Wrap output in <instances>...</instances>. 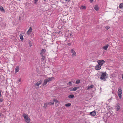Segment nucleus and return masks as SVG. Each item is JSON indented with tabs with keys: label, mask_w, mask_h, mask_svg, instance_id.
I'll return each instance as SVG.
<instances>
[{
	"label": "nucleus",
	"mask_w": 123,
	"mask_h": 123,
	"mask_svg": "<svg viewBox=\"0 0 123 123\" xmlns=\"http://www.w3.org/2000/svg\"><path fill=\"white\" fill-rule=\"evenodd\" d=\"M32 29L31 27H30L29 29L27 32V34H29L32 32Z\"/></svg>",
	"instance_id": "6e6552de"
},
{
	"label": "nucleus",
	"mask_w": 123,
	"mask_h": 123,
	"mask_svg": "<svg viewBox=\"0 0 123 123\" xmlns=\"http://www.w3.org/2000/svg\"><path fill=\"white\" fill-rule=\"evenodd\" d=\"M29 45L30 47H31V42H29Z\"/></svg>",
	"instance_id": "473e14b6"
},
{
	"label": "nucleus",
	"mask_w": 123,
	"mask_h": 123,
	"mask_svg": "<svg viewBox=\"0 0 123 123\" xmlns=\"http://www.w3.org/2000/svg\"><path fill=\"white\" fill-rule=\"evenodd\" d=\"M41 55L42 56V57L43 56H44L43 55V53H40Z\"/></svg>",
	"instance_id": "c9c22d12"
},
{
	"label": "nucleus",
	"mask_w": 123,
	"mask_h": 123,
	"mask_svg": "<svg viewBox=\"0 0 123 123\" xmlns=\"http://www.w3.org/2000/svg\"><path fill=\"white\" fill-rule=\"evenodd\" d=\"M105 62L104 60H98L97 61L98 64L101 66L103 65V64L105 63Z\"/></svg>",
	"instance_id": "20e7f679"
},
{
	"label": "nucleus",
	"mask_w": 123,
	"mask_h": 123,
	"mask_svg": "<svg viewBox=\"0 0 123 123\" xmlns=\"http://www.w3.org/2000/svg\"><path fill=\"white\" fill-rule=\"evenodd\" d=\"M65 0L69 2V0Z\"/></svg>",
	"instance_id": "ea45409f"
},
{
	"label": "nucleus",
	"mask_w": 123,
	"mask_h": 123,
	"mask_svg": "<svg viewBox=\"0 0 123 123\" xmlns=\"http://www.w3.org/2000/svg\"><path fill=\"white\" fill-rule=\"evenodd\" d=\"M74 97V95L73 94H71L68 96L69 98H73Z\"/></svg>",
	"instance_id": "2eb2a0df"
},
{
	"label": "nucleus",
	"mask_w": 123,
	"mask_h": 123,
	"mask_svg": "<svg viewBox=\"0 0 123 123\" xmlns=\"http://www.w3.org/2000/svg\"><path fill=\"white\" fill-rule=\"evenodd\" d=\"M44 1H47V0H44Z\"/></svg>",
	"instance_id": "c03bdc74"
},
{
	"label": "nucleus",
	"mask_w": 123,
	"mask_h": 123,
	"mask_svg": "<svg viewBox=\"0 0 123 123\" xmlns=\"http://www.w3.org/2000/svg\"><path fill=\"white\" fill-rule=\"evenodd\" d=\"M23 116L24 117L25 119L26 118H28V115L25 113H23Z\"/></svg>",
	"instance_id": "4468645a"
},
{
	"label": "nucleus",
	"mask_w": 123,
	"mask_h": 123,
	"mask_svg": "<svg viewBox=\"0 0 123 123\" xmlns=\"http://www.w3.org/2000/svg\"><path fill=\"white\" fill-rule=\"evenodd\" d=\"M90 115L92 116H94L96 115V113L95 111H93L90 112Z\"/></svg>",
	"instance_id": "1a4fd4ad"
},
{
	"label": "nucleus",
	"mask_w": 123,
	"mask_h": 123,
	"mask_svg": "<svg viewBox=\"0 0 123 123\" xmlns=\"http://www.w3.org/2000/svg\"><path fill=\"white\" fill-rule=\"evenodd\" d=\"M80 82V80H77L76 82V84H78Z\"/></svg>",
	"instance_id": "4be33fe9"
},
{
	"label": "nucleus",
	"mask_w": 123,
	"mask_h": 123,
	"mask_svg": "<svg viewBox=\"0 0 123 123\" xmlns=\"http://www.w3.org/2000/svg\"><path fill=\"white\" fill-rule=\"evenodd\" d=\"M122 77L123 79V74H122Z\"/></svg>",
	"instance_id": "37998d69"
},
{
	"label": "nucleus",
	"mask_w": 123,
	"mask_h": 123,
	"mask_svg": "<svg viewBox=\"0 0 123 123\" xmlns=\"http://www.w3.org/2000/svg\"><path fill=\"white\" fill-rule=\"evenodd\" d=\"M1 116V113H0V116Z\"/></svg>",
	"instance_id": "a18cd8bd"
},
{
	"label": "nucleus",
	"mask_w": 123,
	"mask_h": 123,
	"mask_svg": "<svg viewBox=\"0 0 123 123\" xmlns=\"http://www.w3.org/2000/svg\"><path fill=\"white\" fill-rule=\"evenodd\" d=\"M39 83L37 82L36 83L35 85L36 86H39Z\"/></svg>",
	"instance_id": "7c9ffc66"
},
{
	"label": "nucleus",
	"mask_w": 123,
	"mask_h": 123,
	"mask_svg": "<svg viewBox=\"0 0 123 123\" xmlns=\"http://www.w3.org/2000/svg\"><path fill=\"white\" fill-rule=\"evenodd\" d=\"M45 56H43L42 57L41 59H42L43 61L45 59Z\"/></svg>",
	"instance_id": "bb28decb"
},
{
	"label": "nucleus",
	"mask_w": 123,
	"mask_h": 123,
	"mask_svg": "<svg viewBox=\"0 0 123 123\" xmlns=\"http://www.w3.org/2000/svg\"><path fill=\"white\" fill-rule=\"evenodd\" d=\"M86 8V7L85 6H81V7L80 9H85Z\"/></svg>",
	"instance_id": "5701e85b"
},
{
	"label": "nucleus",
	"mask_w": 123,
	"mask_h": 123,
	"mask_svg": "<svg viewBox=\"0 0 123 123\" xmlns=\"http://www.w3.org/2000/svg\"><path fill=\"white\" fill-rule=\"evenodd\" d=\"M54 79V77H52L51 78H49L48 79H46L44 80V82L43 84V86L46 85L47 83L49 82L50 81H51L53 79Z\"/></svg>",
	"instance_id": "f257e3e1"
},
{
	"label": "nucleus",
	"mask_w": 123,
	"mask_h": 123,
	"mask_svg": "<svg viewBox=\"0 0 123 123\" xmlns=\"http://www.w3.org/2000/svg\"><path fill=\"white\" fill-rule=\"evenodd\" d=\"M19 37H20V39L22 40H23L24 39L23 38V36L22 34H20L19 35Z\"/></svg>",
	"instance_id": "6ab92c4d"
},
{
	"label": "nucleus",
	"mask_w": 123,
	"mask_h": 123,
	"mask_svg": "<svg viewBox=\"0 0 123 123\" xmlns=\"http://www.w3.org/2000/svg\"><path fill=\"white\" fill-rule=\"evenodd\" d=\"M3 98H1L0 99V102H3Z\"/></svg>",
	"instance_id": "2f4dec72"
},
{
	"label": "nucleus",
	"mask_w": 123,
	"mask_h": 123,
	"mask_svg": "<svg viewBox=\"0 0 123 123\" xmlns=\"http://www.w3.org/2000/svg\"><path fill=\"white\" fill-rule=\"evenodd\" d=\"M118 94L120 99L122 98V90L120 87H119L117 92Z\"/></svg>",
	"instance_id": "f03ea898"
},
{
	"label": "nucleus",
	"mask_w": 123,
	"mask_h": 123,
	"mask_svg": "<svg viewBox=\"0 0 123 123\" xmlns=\"http://www.w3.org/2000/svg\"><path fill=\"white\" fill-rule=\"evenodd\" d=\"M47 105H48L47 104L45 103L44 104V106H43V107H44V108H46V107H47Z\"/></svg>",
	"instance_id": "a878e982"
},
{
	"label": "nucleus",
	"mask_w": 123,
	"mask_h": 123,
	"mask_svg": "<svg viewBox=\"0 0 123 123\" xmlns=\"http://www.w3.org/2000/svg\"><path fill=\"white\" fill-rule=\"evenodd\" d=\"M46 51V50L45 49H42L41 50V53H44Z\"/></svg>",
	"instance_id": "b1692460"
},
{
	"label": "nucleus",
	"mask_w": 123,
	"mask_h": 123,
	"mask_svg": "<svg viewBox=\"0 0 123 123\" xmlns=\"http://www.w3.org/2000/svg\"><path fill=\"white\" fill-rule=\"evenodd\" d=\"M80 87L79 86L74 87V88H71L70 89V91H76L77 90L79 89Z\"/></svg>",
	"instance_id": "39448f33"
},
{
	"label": "nucleus",
	"mask_w": 123,
	"mask_h": 123,
	"mask_svg": "<svg viewBox=\"0 0 123 123\" xmlns=\"http://www.w3.org/2000/svg\"><path fill=\"white\" fill-rule=\"evenodd\" d=\"M112 97H111L109 99L110 100H110H111L112 99Z\"/></svg>",
	"instance_id": "79ce46f5"
},
{
	"label": "nucleus",
	"mask_w": 123,
	"mask_h": 123,
	"mask_svg": "<svg viewBox=\"0 0 123 123\" xmlns=\"http://www.w3.org/2000/svg\"><path fill=\"white\" fill-rule=\"evenodd\" d=\"M25 120L27 123H29L30 121V118L28 116V118H26L25 119Z\"/></svg>",
	"instance_id": "9b49d317"
},
{
	"label": "nucleus",
	"mask_w": 123,
	"mask_h": 123,
	"mask_svg": "<svg viewBox=\"0 0 123 123\" xmlns=\"http://www.w3.org/2000/svg\"><path fill=\"white\" fill-rule=\"evenodd\" d=\"M90 0V2L91 3H92L93 2V0Z\"/></svg>",
	"instance_id": "58836bf2"
},
{
	"label": "nucleus",
	"mask_w": 123,
	"mask_h": 123,
	"mask_svg": "<svg viewBox=\"0 0 123 123\" xmlns=\"http://www.w3.org/2000/svg\"><path fill=\"white\" fill-rule=\"evenodd\" d=\"M71 53L73 54L72 55V56H74L76 55V52L73 49H71Z\"/></svg>",
	"instance_id": "0eeeda50"
},
{
	"label": "nucleus",
	"mask_w": 123,
	"mask_h": 123,
	"mask_svg": "<svg viewBox=\"0 0 123 123\" xmlns=\"http://www.w3.org/2000/svg\"><path fill=\"white\" fill-rule=\"evenodd\" d=\"M0 10L2 12H5V10L4 9L3 7L1 6H0Z\"/></svg>",
	"instance_id": "ddd939ff"
},
{
	"label": "nucleus",
	"mask_w": 123,
	"mask_h": 123,
	"mask_svg": "<svg viewBox=\"0 0 123 123\" xmlns=\"http://www.w3.org/2000/svg\"><path fill=\"white\" fill-rule=\"evenodd\" d=\"M54 101L56 103H57L58 102V101L56 99H54Z\"/></svg>",
	"instance_id": "f704fd0d"
},
{
	"label": "nucleus",
	"mask_w": 123,
	"mask_h": 123,
	"mask_svg": "<svg viewBox=\"0 0 123 123\" xmlns=\"http://www.w3.org/2000/svg\"><path fill=\"white\" fill-rule=\"evenodd\" d=\"M1 90H0V97L1 96Z\"/></svg>",
	"instance_id": "4c0bfd02"
},
{
	"label": "nucleus",
	"mask_w": 123,
	"mask_h": 123,
	"mask_svg": "<svg viewBox=\"0 0 123 123\" xmlns=\"http://www.w3.org/2000/svg\"><path fill=\"white\" fill-rule=\"evenodd\" d=\"M110 27L108 26H106L105 27V29L107 30H108L110 28Z\"/></svg>",
	"instance_id": "c85d7f7f"
},
{
	"label": "nucleus",
	"mask_w": 123,
	"mask_h": 123,
	"mask_svg": "<svg viewBox=\"0 0 123 123\" xmlns=\"http://www.w3.org/2000/svg\"><path fill=\"white\" fill-rule=\"evenodd\" d=\"M94 87V86L93 85H91L90 86H89L87 88V90H89L90 89V88H93Z\"/></svg>",
	"instance_id": "a211bd4d"
},
{
	"label": "nucleus",
	"mask_w": 123,
	"mask_h": 123,
	"mask_svg": "<svg viewBox=\"0 0 123 123\" xmlns=\"http://www.w3.org/2000/svg\"><path fill=\"white\" fill-rule=\"evenodd\" d=\"M72 35V34H70V36H71Z\"/></svg>",
	"instance_id": "49530a36"
},
{
	"label": "nucleus",
	"mask_w": 123,
	"mask_h": 123,
	"mask_svg": "<svg viewBox=\"0 0 123 123\" xmlns=\"http://www.w3.org/2000/svg\"><path fill=\"white\" fill-rule=\"evenodd\" d=\"M54 102H50L48 103V104L50 105H53L54 104Z\"/></svg>",
	"instance_id": "393cba45"
},
{
	"label": "nucleus",
	"mask_w": 123,
	"mask_h": 123,
	"mask_svg": "<svg viewBox=\"0 0 123 123\" xmlns=\"http://www.w3.org/2000/svg\"><path fill=\"white\" fill-rule=\"evenodd\" d=\"M94 8L96 11H98V7L97 5H95V6L94 7Z\"/></svg>",
	"instance_id": "dca6fc26"
},
{
	"label": "nucleus",
	"mask_w": 123,
	"mask_h": 123,
	"mask_svg": "<svg viewBox=\"0 0 123 123\" xmlns=\"http://www.w3.org/2000/svg\"><path fill=\"white\" fill-rule=\"evenodd\" d=\"M38 83L40 85L42 83V82L41 80H40V81H39L38 82Z\"/></svg>",
	"instance_id": "c756f323"
},
{
	"label": "nucleus",
	"mask_w": 123,
	"mask_h": 123,
	"mask_svg": "<svg viewBox=\"0 0 123 123\" xmlns=\"http://www.w3.org/2000/svg\"><path fill=\"white\" fill-rule=\"evenodd\" d=\"M119 7L120 8H123V3H121Z\"/></svg>",
	"instance_id": "f3484780"
},
{
	"label": "nucleus",
	"mask_w": 123,
	"mask_h": 123,
	"mask_svg": "<svg viewBox=\"0 0 123 123\" xmlns=\"http://www.w3.org/2000/svg\"><path fill=\"white\" fill-rule=\"evenodd\" d=\"M117 111H118L120 109V107L118 105L116 106Z\"/></svg>",
	"instance_id": "aec40b11"
},
{
	"label": "nucleus",
	"mask_w": 123,
	"mask_h": 123,
	"mask_svg": "<svg viewBox=\"0 0 123 123\" xmlns=\"http://www.w3.org/2000/svg\"><path fill=\"white\" fill-rule=\"evenodd\" d=\"M38 1V0H34V3L35 4H37V1Z\"/></svg>",
	"instance_id": "72a5a7b5"
},
{
	"label": "nucleus",
	"mask_w": 123,
	"mask_h": 123,
	"mask_svg": "<svg viewBox=\"0 0 123 123\" xmlns=\"http://www.w3.org/2000/svg\"><path fill=\"white\" fill-rule=\"evenodd\" d=\"M101 68V66L99 65H97L95 67V69L97 70H99Z\"/></svg>",
	"instance_id": "423d86ee"
},
{
	"label": "nucleus",
	"mask_w": 123,
	"mask_h": 123,
	"mask_svg": "<svg viewBox=\"0 0 123 123\" xmlns=\"http://www.w3.org/2000/svg\"><path fill=\"white\" fill-rule=\"evenodd\" d=\"M18 81L19 82H20L21 81V80L20 79L18 80Z\"/></svg>",
	"instance_id": "a19ab883"
},
{
	"label": "nucleus",
	"mask_w": 123,
	"mask_h": 123,
	"mask_svg": "<svg viewBox=\"0 0 123 123\" xmlns=\"http://www.w3.org/2000/svg\"><path fill=\"white\" fill-rule=\"evenodd\" d=\"M67 45L68 46H70L71 45V43H68L67 44Z\"/></svg>",
	"instance_id": "e433bc0d"
},
{
	"label": "nucleus",
	"mask_w": 123,
	"mask_h": 123,
	"mask_svg": "<svg viewBox=\"0 0 123 123\" xmlns=\"http://www.w3.org/2000/svg\"><path fill=\"white\" fill-rule=\"evenodd\" d=\"M71 105L70 103H69L67 104H65V105L67 107H68Z\"/></svg>",
	"instance_id": "412c9836"
},
{
	"label": "nucleus",
	"mask_w": 123,
	"mask_h": 123,
	"mask_svg": "<svg viewBox=\"0 0 123 123\" xmlns=\"http://www.w3.org/2000/svg\"><path fill=\"white\" fill-rule=\"evenodd\" d=\"M68 85L70 86H72V83L70 81L68 83Z\"/></svg>",
	"instance_id": "cd10ccee"
},
{
	"label": "nucleus",
	"mask_w": 123,
	"mask_h": 123,
	"mask_svg": "<svg viewBox=\"0 0 123 123\" xmlns=\"http://www.w3.org/2000/svg\"><path fill=\"white\" fill-rule=\"evenodd\" d=\"M109 46V45L107 44L106 46L103 47V48L105 50H107Z\"/></svg>",
	"instance_id": "f8f14e48"
},
{
	"label": "nucleus",
	"mask_w": 123,
	"mask_h": 123,
	"mask_svg": "<svg viewBox=\"0 0 123 123\" xmlns=\"http://www.w3.org/2000/svg\"><path fill=\"white\" fill-rule=\"evenodd\" d=\"M106 72L103 73H102L101 75L100 79L102 80H104L105 81L106 80L105 79V76H106Z\"/></svg>",
	"instance_id": "7ed1b4c3"
},
{
	"label": "nucleus",
	"mask_w": 123,
	"mask_h": 123,
	"mask_svg": "<svg viewBox=\"0 0 123 123\" xmlns=\"http://www.w3.org/2000/svg\"><path fill=\"white\" fill-rule=\"evenodd\" d=\"M19 67L18 66H17L16 67L15 70V73H16L18 72L19 71Z\"/></svg>",
	"instance_id": "9d476101"
}]
</instances>
